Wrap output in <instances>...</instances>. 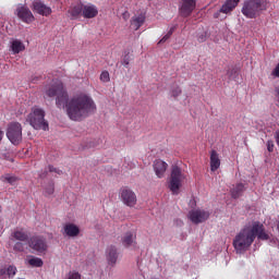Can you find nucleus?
Here are the masks:
<instances>
[{"instance_id":"f257e3e1","label":"nucleus","mask_w":279,"mask_h":279,"mask_svg":"<svg viewBox=\"0 0 279 279\" xmlns=\"http://www.w3.org/2000/svg\"><path fill=\"white\" fill-rule=\"evenodd\" d=\"M46 95L56 98V106L59 109L65 108L66 114L71 121H82L97 110L95 100L88 95L80 94L69 100V92L64 88L62 81H53L46 88Z\"/></svg>"},{"instance_id":"f03ea898","label":"nucleus","mask_w":279,"mask_h":279,"mask_svg":"<svg viewBox=\"0 0 279 279\" xmlns=\"http://www.w3.org/2000/svg\"><path fill=\"white\" fill-rule=\"evenodd\" d=\"M256 236L258 241H269V234L265 231V225L260 221H254L241 229L233 240V246L236 252H246L252 247V243L256 241Z\"/></svg>"},{"instance_id":"7ed1b4c3","label":"nucleus","mask_w":279,"mask_h":279,"mask_svg":"<svg viewBox=\"0 0 279 279\" xmlns=\"http://www.w3.org/2000/svg\"><path fill=\"white\" fill-rule=\"evenodd\" d=\"M10 241H17L13 245L14 252H25L26 254L36 252V236H32L25 229H15L10 235Z\"/></svg>"},{"instance_id":"20e7f679","label":"nucleus","mask_w":279,"mask_h":279,"mask_svg":"<svg viewBox=\"0 0 279 279\" xmlns=\"http://www.w3.org/2000/svg\"><path fill=\"white\" fill-rule=\"evenodd\" d=\"M268 8L269 0H244L241 12L245 19H258Z\"/></svg>"},{"instance_id":"39448f33","label":"nucleus","mask_w":279,"mask_h":279,"mask_svg":"<svg viewBox=\"0 0 279 279\" xmlns=\"http://www.w3.org/2000/svg\"><path fill=\"white\" fill-rule=\"evenodd\" d=\"M185 180L186 174L182 172V168L172 166L168 189L171 191V193H173V195H178V193H180V189H182V183Z\"/></svg>"},{"instance_id":"423d86ee","label":"nucleus","mask_w":279,"mask_h":279,"mask_svg":"<svg viewBox=\"0 0 279 279\" xmlns=\"http://www.w3.org/2000/svg\"><path fill=\"white\" fill-rule=\"evenodd\" d=\"M7 138L12 145H21L23 142V126L19 122H11L7 129Z\"/></svg>"},{"instance_id":"0eeeda50","label":"nucleus","mask_w":279,"mask_h":279,"mask_svg":"<svg viewBox=\"0 0 279 279\" xmlns=\"http://www.w3.org/2000/svg\"><path fill=\"white\" fill-rule=\"evenodd\" d=\"M197 8V0H181L179 4V14L183 19H189Z\"/></svg>"},{"instance_id":"6e6552de","label":"nucleus","mask_w":279,"mask_h":279,"mask_svg":"<svg viewBox=\"0 0 279 279\" xmlns=\"http://www.w3.org/2000/svg\"><path fill=\"white\" fill-rule=\"evenodd\" d=\"M120 199L125 206H129V208H134V206H136V193L129 187H122L120 190Z\"/></svg>"},{"instance_id":"1a4fd4ad","label":"nucleus","mask_w":279,"mask_h":279,"mask_svg":"<svg viewBox=\"0 0 279 279\" xmlns=\"http://www.w3.org/2000/svg\"><path fill=\"white\" fill-rule=\"evenodd\" d=\"M239 3H241V0H226L220 10L214 13V19H219L221 14H232Z\"/></svg>"},{"instance_id":"9d476101","label":"nucleus","mask_w":279,"mask_h":279,"mask_svg":"<svg viewBox=\"0 0 279 279\" xmlns=\"http://www.w3.org/2000/svg\"><path fill=\"white\" fill-rule=\"evenodd\" d=\"M15 14L23 23H33L34 21V14L29 10V8L23 4H19L16 7Z\"/></svg>"},{"instance_id":"9b49d317","label":"nucleus","mask_w":279,"mask_h":279,"mask_svg":"<svg viewBox=\"0 0 279 279\" xmlns=\"http://www.w3.org/2000/svg\"><path fill=\"white\" fill-rule=\"evenodd\" d=\"M210 217V213L203 209H193L189 213V219L192 223H204V221L208 220Z\"/></svg>"},{"instance_id":"f8f14e48","label":"nucleus","mask_w":279,"mask_h":279,"mask_svg":"<svg viewBox=\"0 0 279 279\" xmlns=\"http://www.w3.org/2000/svg\"><path fill=\"white\" fill-rule=\"evenodd\" d=\"M36 130H44L47 132L49 130V122L45 119V111L43 109H36Z\"/></svg>"},{"instance_id":"ddd939ff","label":"nucleus","mask_w":279,"mask_h":279,"mask_svg":"<svg viewBox=\"0 0 279 279\" xmlns=\"http://www.w3.org/2000/svg\"><path fill=\"white\" fill-rule=\"evenodd\" d=\"M153 167L157 178H165L169 165L161 159H156Z\"/></svg>"},{"instance_id":"4468645a","label":"nucleus","mask_w":279,"mask_h":279,"mask_svg":"<svg viewBox=\"0 0 279 279\" xmlns=\"http://www.w3.org/2000/svg\"><path fill=\"white\" fill-rule=\"evenodd\" d=\"M106 257H107V263L111 267H114L117 265V260L119 259V253L117 252V246H108L106 251Z\"/></svg>"},{"instance_id":"2eb2a0df","label":"nucleus","mask_w":279,"mask_h":279,"mask_svg":"<svg viewBox=\"0 0 279 279\" xmlns=\"http://www.w3.org/2000/svg\"><path fill=\"white\" fill-rule=\"evenodd\" d=\"M83 10H84L83 3H78V4L70 7L68 10V14H69L71 21H77V19H80V16H83Z\"/></svg>"},{"instance_id":"dca6fc26","label":"nucleus","mask_w":279,"mask_h":279,"mask_svg":"<svg viewBox=\"0 0 279 279\" xmlns=\"http://www.w3.org/2000/svg\"><path fill=\"white\" fill-rule=\"evenodd\" d=\"M99 14V10L95 4H83V17L95 19Z\"/></svg>"},{"instance_id":"f3484780","label":"nucleus","mask_w":279,"mask_h":279,"mask_svg":"<svg viewBox=\"0 0 279 279\" xmlns=\"http://www.w3.org/2000/svg\"><path fill=\"white\" fill-rule=\"evenodd\" d=\"M209 160L210 171L215 172L219 169V167H221V159L219 158V153H217V150L210 151Z\"/></svg>"},{"instance_id":"a211bd4d","label":"nucleus","mask_w":279,"mask_h":279,"mask_svg":"<svg viewBox=\"0 0 279 279\" xmlns=\"http://www.w3.org/2000/svg\"><path fill=\"white\" fill-rule=\"evenodd\" d=\"M64 234L70 238L80 236V227H77L75 223H66L63 227Z\"/></svg>"},{"instance_id":"6ab92c4d","label":"nucleus","mask_w":279,"mask_h":279,"mask_svg":"<svg viewBox=\"0 0 279 279\" xmlns=\"http://www.w3.org/2000/svg\"><path fill=\"white\" fill-rule=\"evenodd\" d=\"M58 175H62V170L54 168L53 166L48 167V171H44L43 173L39 174V178H58Z\"/></svg>"},{"instance_id":"aec40b11","label":"nucleus","mask_w":279,"mask_h":279,"mask_svg":"<svg viewBox=\"0 0 279 279\" xmlns=\"http://www.w3.org/2000/svg\"><path fill=\"white\" fill-rule=\"evenodd\" d=\"M36 12L41 16H50L52 10L44 2H36Z\"/></svg>"},{"instance_id":"412c9836","label":"nucleus","mask_w":279,"mask_h":279,"mask_svg":"<svg viewBox=\"0 0 279 279\" xmlns=\"http://www.w3.org/2000/svg\"><path fill=\"white\" fill-rule=\"evenodd\" d=\"M144 24H145V14L135 15L131 20V25L132 27H134L135 32H137V29H141V27H143Z\"/></svg>"},{"instance_id":"4be33fe9","label":"nucleus","mask_w":279,"mask_h":279,"mask_svg":"<svg viewBox=\"0 0 279 279\" xmlns=\"http://www.w3.org/2000/svg\"><path fill=\"white\" fill-rule=\"evenodd\" d=\"M122 244L124 247H132V245H136V235L132 232H126L122 238Z\"/></svg>"},{"instance_id":"5701e85b","label":"nucleus","mask_w":279,"mask_h":279,"mask_svg":"<svg viewBox=\"0 0 279 279\" xmlns=\"http://www.w3.org/2000/svg\"><path fill=\"white\" fill-rule=\"evenodd\" d=\"M25 49V44L19 39H14L11 41V51L16 56L17 53H21Z\"/></svg>"},{"instance_id":"b1692460","label":"nucleus","mask_w":279,"mask_h":279,"mask_svg":"<svg viewBox=\"0 0 279 279\" xmlns=\"http://www.w3.org/2000/svg\"><path fill=\"white\" fill-rule=\"evenodd\" d=\"M244 191H245V185L243 183H238L231 190V197H233V199H239V197H241V195H243Z\"/></svg>"},{"instance_id":"393cba45","label":"nucleus","mask_w":279,"mask_h":279,"mask_svg":"<svg viewBox=\"0 0 279 279\" xmlns=\"http://www.w3.org/2000/svg\"><path fill=\"white\" fill-rule=\"evenodd\" d=\"M36 252H37V254H45L47 252V241H45V239L37 238Z\"/></svg>"},{"instance_id":"a878e982","label":"nucleus","mask_w":279,"mask_h":279,"mask_svg":"<svg viewBox=\"0 0 279 279\" xmlns=\"http://www.w3.org/2000/svg\"><path fill=\"white\" fill-rule=\"evenodd\" d=\"M26 123H29L32 128L36 129V109H32V112L26 118Z\"/></svg>"},{"instance_id":"bb28decb","label":"nucleus","mask_w":279,"mask_h":279,"mask_svg":"<svg viewBox=\"0 0 279 279\" xmlns=\"http://www.w3.org/2000/svg\"><path fill=\"white\" fill-rule=\"evenodd\" d=\"M2 181L8 182L9 184H11V186H15L16 182H19V178L5 174L4 177H2Z\"/></svg>"},{"instance_id":"cd10ccee","label":"nucleus","mask_w":279,"mask_h":279,"mask_svg":"<svg viewBox=\"0 0 279 279\" xmlns=\"http://www.w3.org/2000/svg\"><path fill=\"white\" fill-rule=\"evenodd\" d=\"M174 32H175V27H171L170 31L159 40V44H162L166 40L170 39L171 36H173Z\"/></svg>"},{"instance_id":"c85d7f7f","label":"nucleus","mask_w":279,"mask_h":279,"mask_svg":"<svg viewBox=\"0 0 279 279\" xmlns=\"http://www.w3.org/2000/svg\"><path fill=\"white\" fill-rule=\"evenodd\" d=\"M56 187L53 182H50L47 187H45V195H53Z\"/></svg>"},{"instance_id":"c756f323","label":"nucleus","mask_w":279,"mask_h":279,"mask_svg":"<svg viewBox=\"0 0 279 279\" xmlns=\"http://www.w3.org/2000/svg\"><path fill=\"white\" fill-rule=\"evenodd\" d=\"M7 276L9 278H14V276H16V266H9L7 268Z\"/></svg>"},{"instance_id":"7c9ffc66","label":"nucleus","mask_w":279,"mask_h":279,"mask_svg":"<svg viewBox=\"0 0 279 279\" xmlns=\"http://www.w3.org/2000/svg\"><path fill=\"white\" fill-rule=\"evenodd\" d=\"M100 82H104V83L110 82V73L108 71H102L101 72Z\"/></svg>"},{"instance_id":"2f4dec72","label":"nucleus","mask_w":279,"mask_h":279,"mask_svg":"<svg viewBox=\"0 0 279 279\" xmlns=\"http://www.w3.org/2000/svg\"><path fill=\"white\" fill-rule=\"evenodd\" d=\"M171 95L175 98V97H180L182 95V89L180 88V86H175L174 88H172L171 90Z\"/></svg>"},{"instance_id":"473e14b6","label":"nucleus","mask_w":279,"mask_h":279,"mask_svg":"<svg viewBox=\"0 0 279 279\" xmlns=\"http://www.w3.org/2000/svg\"><path fill=\"white\" fill-rule=\"evenodd\" d=\"M266 146H267V151H269L270 154L274 153V147H276V145L274 144V141L269 140Z\"/></svg>"},{"instance_id":"72a5a7b5","label":"nucleus","mask_w":279,"mask_h":279,"mask_svg":"<svg viewBox=\"0 0 279 279\" xmlns=\"http://www.w3.org/2000/svg\"><path fill=\"white\" fill-rule=\"evenodd\" d=\"M68 279H82V275L80 272H70L69 278Z\"/></svg>"},{"instance_id":"f704fd0d","label":"nucleus","mask_w":279,"mask_h":279,"mask_svg":"<svg viewBox=\"0 0 279 279\" xmlns=\"http://www.w3.org/2000/svg\"><path fill=\"white\" fill-rule=\"evenodd\" d=\"M206 38H208V34L206 32L198 35V43H206Z\"/></svg>"},{"instance_id":"c9c22d12","label":"nucleus","mask_w":279,"mask_h":279,"mask_svg":"<svg viewBox=\"0 0 279 279\" xmlns=\"http://www.w3.org/2000/svg\"><path fill=\"white\" fill-rule=\"evenodd\" d=\"M122 64L126 68L130 66V54L129 53L123 57Z\"/></svg>"},{"instance_id":"e433bc0d","label":"nucleus","mask_w":279,"mask_h":279,"mask_svg":"<svg viewBox=\"0 0 279 279\" xmlns=\"http://www.w3.org/2000/svg\"><path fill=\"white\" fill-rule=\"evenodd\" d=\"M271 75L274 77H279V63L275 66V69L271 72Z\"/></svg>"},{"instance_id":"4c0bfd02","label":"nucleus","mask_w":279,"mask_h":279,"mask_svg":"<svg viewBox=\"0 0 279 279\" xmlns=\"http://www.w3.org/2000/svg\"><path fill=\"white\" fill-rule=\"evenodd\" d=\"M27 263L31 265V267H36V257L27 259Z\"/></svg>"},{"instance_id":"58836bf2","label":"nucleus","mask_w":279,"mask_h":279,"mask_svg":"<svg viewBox=\"0 0 279 279\" xmlns=\"http://www.w3.org/2000/svg\"><path fill=\"white\" fill-rule=\"evenodd\" d=\"M44 263L41 258H36V267H43Z\"/></svg>"},{"instance_id":"ea45409f","label":"nucleus","mask_w":279,"mask_h":279,"mask_svg":"<svg viewBox=\"0 0 279 279\" xmlns=\"http://www.w3.org/2000/svg\"><path fill=\"white\" fill-rule=\"evenodd\" d=\"M275 141H276L277 145L279 146V130H277L275 132Z\"/></svg>"},{"instance_id":"a19ab883","label":"nucleus","mask_w":279,"mask_h":279,"mask_svg":"<svg viewBox=\"0 0 279 279\" xmlns=\"http://www.w3.org/2000/svg\"><path fill=\"white\" fill-rule=\"evenodd\" d=\"M0 276H8L7 268H0Z\"/></svg>"},{"instance_id":"79ce46f5","label":"nucleus","mask_w":279,"mask_h":279,"mask_svg":"<svg viewBox=\"0 0 279 279\" xmlns=\"http://www.w3.org/2000/svg\"><path fill=\"white\" fill-rule=\"evenodd\" d=\"M122 16H123L124 21H128L130 19V13L124 12Z\"/></svg>"},{"instance_id":"37998d69","label":"nucleus","mask_w":279,"mask_h":279,"mask_svg":"<svg viewBox=\"0 0 279 279\" xmlns=\"http://www.w3.org/2000/svg\"><path fill=\"white\" fill-rule=\"evenodd\" d=\"M33 8L36 9V2H33Z\"/></svg>"}]
</instances>
